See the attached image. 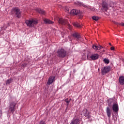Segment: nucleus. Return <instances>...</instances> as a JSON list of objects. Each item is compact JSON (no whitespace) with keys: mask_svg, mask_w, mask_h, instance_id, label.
Here are the masks:
<instances>
[{"mask_svg":"<svg viewBox=\"0 0 124 124\" xmlns=\"http://www.w3.org/2000/svg\"><path fill=\"white\" fill-rule=\"evenodd\" d=\"M57 56L59 58H65L66 57V50L63 48H61L57 51Z\"/></svg>","mask_w":124,"mask_h":124,"instance_id":"1","label":"nucleus"},{"mask_svg":"<svg viewBox=\"0 0 124 124\" xmlns=\"http://www.w3.org/2000/svg\"><path fill=\"white\" fill-rule=\"evenodd\" d=\"M17 103L15 102H12L10 103V106L9 107L8 113L10 114L12 113L13 114L15 112V106H16Z\"/></svg>","mask_w":124,"mask_h":124,"instance_id":"2","label":"nucleus"},{"mask_svg":"<svg viewBox=\"0 0 124 124\" xmlns=\"http://www.w3.org/2000/svg\"><path fill=\"white\" fill-rule=\"evenodd\" d=\"M37 23V21L34 19L27 20L25 21V23L27 26H29L30 28H32L34 26V25H36Z\"/></svg>","mask_w":124,"mask_h":124,"instance_id":"3","label":"nucleus"},{"mask_svg":"<svg viewBox=\"0 0 124 124\" xmlns=\"http://www.w3.org/2000/svg\"><path fill=\"white\" fill-rule=\"evenodd\" d=\"M70 13L71 15H78L80 18L83 16V12L79 10L73 9L70 12Z\"/></svg>","mask_w":124,"mask_h":124,"instance_id":"4","label":"nucleus"},{"mask_svg":"<svg viewBox=\"0 0 124 124\" xmlns=\"http://www.w3.org/2000/svg\"><path fill=\"white\" fill-rule=\"evenodd\" d=\"M111 70V67L110 66H105L101 68L102 75H106L107 73H109Z\"/></svg>","mask_w":124,"mask_h":124,"instance_id":"5","label":"nucleus"},{"mask_svg":"<svg viewBox=\"0 0 124 124\" xmlns=\"http://www.w3.org/2000/svg\"><path fill=\"white\" fill-rule=\"evenodd\" d=\"M111 102H112V100H109L108 103V107L107 108V109H106L107 116L109 118V119L111 118V109H110V107H111Z\"/></svg>","mask_w":124,"mask_h":124,"instance_id":"6","label":"nucleus"},{"mask_svg":"<svg viewBox=\"0 0 124 124\" xmlns=\"http://www.w3.org/2000/svg\"><path fill=\"white\" fill-rule=\"evenodd\" d=\"M82 116H85L86 118H87V119H90L91 118V115H90V112L88 109L84 108L81 113Z\"/></svg>","mask_w":124,"mask_h":124,"instance_id":"7","label":"nucleus"},{"mask_svg":"<svg viewBox=\"0 0 124 124\" xmlns=\"http://www.w3.org/2000/svg\"><path fill=\"white\" fill-rule=\"evenodd\" d=\"M12 11L15 13L17 18H20V17H21V11H20V10L17 8H13L12 9Z\"/></svg>","mask_w":124,"mask_h":124,"instance_id":"8","label":"nucleus"},{"mask_svg":"<svg viewBox=\"0 0 124 124\" xmlns=\"http://www.w3.org/2000/svg\"><path fill=\"white\" fill-rule=\"evenodd\" d=\"M55 77L54 76H50L48 79V81L47 82V85H51V84H53V82H55Z\"/></svg>","mask_w":124,"mask_h":124,"instance_id":"9","label":"nucleus"},{"mask_svg":"<svg viewBox=\"0 0 124 124\" xmlns=\"http://www.w3.org/2000/svg\"><path fill=\"white\" fill-rule=\"evenodd\" d=\"M112 110L115 113H118L119 112V106L118 104H113L112 105Z\"/></svg>","mask_w":124,"mask_h":124,"instance_id":"10","label":"nucleus"},{"mask_svg":"<svg viewBox=\"0 0 124 124\" xmlns=\"http://www.w3.org/2000/svg\"><path fill=\"white\" fill-rule=\"evenodd\" d=\"M58 22L59 24L62 25H66V24H67V20L63 18H59Z\"/></svg>","mask_w":124,"mask_h":124,"instance_id":"11","label":"nucleus"},{"mask_svg":"<svg viewBox=\"0 0 124 124\" xmlns=\"http://www.w3.org/2000/svg\"><path fill=\"white\" fill-rule=\"evenodd\" d=\"M80 124V119H79V118L78 117L74 118L72 122L70 123V124Z\"/></svg>","mask_w":124,"mask_h":124,"instance_id":"12","label":"nucleus"},{"mask_svg":"<svg viewBox=\"0 0 124 124\" xmlns=\"http://www.w3.org/2000/svg\"><path fill=\"white\" fill-rule=\"evenodd\" d=\"M99 56L97 54H92L90 58L93 60V61H95V60L98 59Z\"/></svg>","mask_w":124,"mask_h":124,"instance_id":"13","label":"nucleus"},{"mask_svg":"<svg viewBox=\"0 0 124 124\" xmlns=\"http://www.w3.org/2000/svg\"><path fill=\"white\" fill-rule=\"evenodd\" d=\"M72 35L73 37H75L77 39H80V38H81V35H80V34L77 32H75L72 34Z\"/></svg>","mask_w":124,"mask_h":124,"instance_id":"14","label":"nucleus"},{"mask_svg":"<svg viewBox=\"0 0 124 124\" xmlns=\"http://www.w3.org/2000/svg\"><path fill=\"white\" fill-rule=\"evenodd\" d=\"M102 7L104 9H105V11H107L108 10V4L106 3V2H103L102 3Z\"/></svg>","mask_w":124,"mask_h":124,"instance_id":"15","label":"nucleus"},{"mask_svg":"<svg viewBox=\"0 0 124 124\" xmlns=\"http://www.w3.org/2000/svg\"><path fill=\"white\" fill-rule=\"evenodd\" d=\"M78 5H81L82 6H83V7H86V8H89L92 11H93V8L91 9V7L88 6L86 5H85L84 3H81V2H78Z\"/></svg>","mask_w":124,"mask_h":124,"instance_id":"16","label":"nucleus"},{"mask_svg":"<svg viewBox=\"0 0 124 124\" xmlns=\"http://www.w3.org/2000/svg\"><path fill=\"white\" fill-rule=\"evenodd\" d=\"M119 83L120 85H124V77L120 76L119 77Z\"/></svg>","mask_w":124,"mask_h":124,"instance_id":"17","label":"nucleus"},{"mask_svg":"<svg viewBox=\"0 0 124 124\" xmlns=\"http://www.w3.org/2000/svg\"><path fill=\"white\" fill-rule=\"evenodd\" d=\"M93 48L94 49V50H100V49H102L103 48V46H95L94 45H93Z\"/></svg>","mask_w":124,"mask_h":124,"instance_id":"18","label":"nucleus"},{"mask_svg":"<svg viewBox=\"0 0 124 124\" xmlns=\"http://www.w3.org/2000/svg\"><path fill=\"white\" fill-rule=\"evenodd\" d=\"M36 11L38 12L40 14H42V15H45V11L41 10L39 8H37L36 9Z\"/></svg>","mask_w":124,"mask_h":124,"instance_id":"19","label":"nucleus"},{"mask_svg":"<svg viewBox=\"0 0 124 124\" xmlns=\"http://www.w3.org/2000/svg\"><path fill=\"white\" fill-rule=\"evenodd\" d=\"M12 81H13V79L12 78H11L9 79H7L6 81V85H9V84H11L12 83Z\"/></svg>","mask_w":124,"mask_h":124,"instance_id":"20","label":"nucleus"},{"mask_svg":"<svg viewBox=\"0 0 124 124\" xmlns=\"http://www.w3.org/2000/svg\"><path fill=\"white\" fill-rule=\"evenodd\" d=\"M44 22L46 24H53V21L49 20V19H45L44 20Z\"/></svg>","mask_w":124,"mask_h":124,"instance_id":"21","label":"nucleus"},{"mask_svg":"<svg viewBox=\"0 0 124 124\" xmlns=\"http://www.w3.org/2000/svg\"><path fill=\"white\" fill-rule=\"evenodd\" d=\"M73 25L74 26V27H77V28H81V25H80V24L77 22H74Z\"/></svg>","mask_w":124,"mask_h":124,"instance_id":"22","label":"nucleus"},{"mask_svg":"<svg viewBox=\"0 0 124 124\" xmlns=\"http://www.w3.org/2000/svg\"><path fill=\"white\" fill-rule=\"evenodd\" d=\"M71 99H70L68 100V98H67L65 100V101L67 104V107H68V106L69 105V103L70 102Z\"/></svg>","mask_w":124,"mask_h":124,"instance_id":"23","label":"nucleus"},{"mask_svg":"<svg viewBox=\"0 0 124 124\" xmlns=\"http://www.w3.org/2000/svg\"><path fill=\"white\" fill-rule=\"evenodd\" d=\"M92 19L93 20H94V21H98V19H99V18L98 17V16H93L92 17Z\"/></svg>","mask_w":124,"mask_h":124,"instance_id":"24","label":"nucleus"},{"mask_svg":"<svg viewBox=\"0 0 124 124\" xmlns=\"http://www.w3.org/2000/svg\"><path fill=\"white\" fill-rule=\"evenodd\" d=\"M104 62L105 63H107V64H108V63L110 62V61L108 59H106V58L104 59Z\"/></svg>","mask_w":124,"mask_h":124,"instance_id":"25","label":"nucleus"},{"mask_svg":"<svg viewBox=\"0 0 124 124\" xmlns=\"http://www.w3.org/2000/svg\"><path fill=\"white\" fill-rule=\"evenodd\" d=\"M9 26V23H7L6 25H4L3 29H6L7 27Z\"/></svg>","mask_w":124,"mask_h":124,"instance_id":"26","label":"nucleus"},{"mask_svg":"<svg viewBox=\"0 0 124 124\" xmlns=\"http://www.w3.org/2000/svg\"><path fill=\"white\" fill-rule=\"evenodd\" d=\"M39 124H46V123L43 121H41L40 122H39Z\"/></svg>","mask_w":124,"mask_h":124,"instance_id":"27","label":"nucleus"},{"mask_svg":"<svg viewBox=\"0 0 124 124\" xmlns=\"http://www.w3.org/2000/svg\"><path fill=\"white\" fill-rule=\"evenodd\" d=\"M65 10H66V11H67V12L69 11V7H65Z\"/></svg>","mask_w":124,"mask_h":124,"instance_id":"28","label":"nucleus"},{"mask_svg":"<svg viewBox=\"0 0 124 124\" xmlns=\"http://www.w3.org/2000/svg\"><path fill=\"white\" fill-rule=\"evenodd\" d=\"M2 116V111L0 110V118H1V116Z\"/></svg>","mask_w":124,"mask_h":124,"instance_id":"29","label":"nucleus"},{"mask_svg":"<svg viewBox=\"0 0 124 124\" xmlns=\"http://www.w3.org/2000/svg\"><path fill=\"white\" fill-rule=\"evenodd\" d=\"M115 49V48L113 46H112L111 48H110V50H111L112 51L114 50Z\"/></svg>","mask_w":124,"mask_h":124,"instance_id":"30","label":"nucleus"},{"mask_svg":"<svg viewBox=\"0 0 124 124\" xmlns=\"http://www.w3.org/2000/svg\"><path fill=\"white\" fill-rule=\"evenodd\" d=\"M121 26H123V27H124V23H122L121 24Z\"/></svg>","mask_w":124,"mask_h":124,"instance_id":"31","label":"nucleus"},{"mask_svg":"<svg viewBox=\"0 0 124 124\" xmlns=\"http://www.w3.org/2000/svg\"><path fill=\"white\" fill-rule=\"evenodd\" d=\"M109 44L110 45V46H111V43H109Z\"/></svg>","mask_w":124,"mask_h":124,"instance_id":"32","label":"nucleus"},{"mask_svg":"<svg viewBox=\"0 0 124 124\" xmlns=\"http://www.w3.org/2000/svg\"><path fill=\"white\" fill-rule=\"evenodd\" d=\"M114 121H116V119H114Z\"/></svg>","mask_w":124,"mask_h":124,"instance_id":"33","label":"nucleus"}]
</instances>
